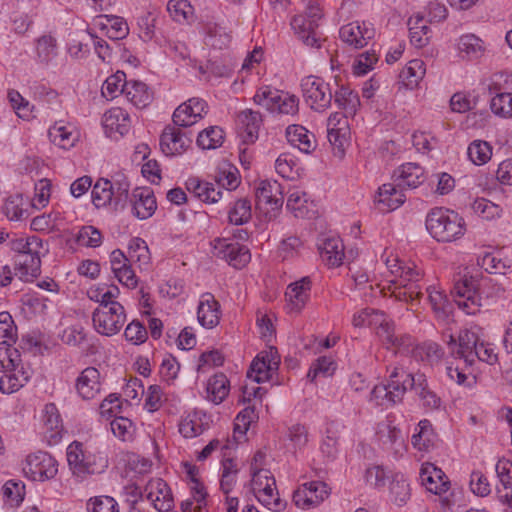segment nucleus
<instances>
[{
  "label": "nucleus",
  "instance_id": "6e6d98bb",
  "mask_svg": "<svg viewBox=\"0 0 512 512\" xmlns=\"http://www.w3.org/2000/svg\"><path fill=\"white\" fill-rule=\"evenodd\" d=\"M9 246L16 254H35L41 252L42 241L36 236L16 238L9 242Z\"/></svg>",
  "mask_w": 512,
  "mask_h": 512
},
{
  "label": "nucleus",
  "instance_id": "b1692460",
  "mask_svg": "<svg viewBox=\"0 0 512 512\" xmlns=\"http://www.w3.org/2000/svg\"><path fill=\"white\" fill-rule=\"evenodd\" d=\"M403 189L398 188L397 184H383L377 192L375 202L381 212H390L399 208L405 202Z\"/></svg>",
  "mask_w": 512,
  "mask_h": 512
},
{
  "label": "nucleus",
  "instance_id": "052dcab7",
  "mask_svg": "<svg viewBox=\"0 0 512 512\" xmlns=\"http://www.w3.org/2000/svg\"><path fill=\"white\" fill-rule=\"evenodd\" d=\"M37 55L42 62H49L57 55V41L51 35H43L37 40Z\"/></svg>",
  "mask_w": 512,
  "mask_h": 512
},
{
  "label": "nucleus",
  "instance_id": "37998d69",
  "mask_svg": "<svg viewBox=\"0 0 512 512\" xmlns=\"http://www.w3.org/2000/svg\"><path fill=\"white\" fill-rule=\"evenodd\" d=\"M229 390V380L223 373L215 374L208 381V398L215 404L221 403L228 396Z\"/></svg>",
  "mask_w": 512,
  "mask_h": 512
},
{
  "label": "nucleus",
  "instance_id": "423d86ee",
  "mask_svg": "<svg viewBox=\"0 0 512 512\" xmlns=\"http://www.w3.org/2000/svg\"><path fill=\"white\" fill-rule=\"evenodd\" d=\"M213 256L223 259L234 268L246 266L251 254L249 249L229 238H216L211 242Z\"/></svg>",
  "mask_w": 512,
  "mask_h": 512
},
{
  "label": "nucleus",
  "instance_id": "9d476101",
  "mask_svg": "<svg viewBox=\"0 0 512 512\" xmlns=\"http://www.w3.org/2000/svg\"><path fill=\"white\" fill-rule=\"evenodd\" d=\"M330 494L326 483L311 481L302 484L293 494L295 505L302 509H308L319 505Z\"/></svg>",
  "mask_w": 512,
  "mask_h": 512
},
{
  "label": "nucleus",
  "instance_id": "13d9d810",
  "mask_svg": "<svg viewBox=\"0 0 512 512\" xmlns=\"http://www.w3.org/2000/svg\"><path fill=\"white\" fill-rule=\"evenodd\" d=\"M204 431L201 418L197 413H189L179 424V432L185 438H194Z\"/></svg>",
  "mask_w": 512,
  "mask_h": 512
},
{
  "label": "nucleus",
  "instance_id": "f704fd0d",
  "mask_svg": "<svg viewBox=\"0 0 512 512\" xmlns=\"http://www.w3.org/2000/svg\"><path fill=\"white\" fill-rule=\"evenodd\" d=\"M436 434L433 431L432 424L429 420H421L412 435L411 443L418 451H429L434 447Z\"/></svg>",
  "mask_w": 512,
  "mask_h": 512
},
{
  "label": "nucleus",
  "instance_id": "4c0bfd02",
  "mask_svg": "<svg viewBox=\"0 0 512 512\" xmlns=\"http://www.w3.org/2000/svg\"><path fill=\"white\" fill-rule=\"evenodd\" d=\"M389 495L393 503L403 506L411 497V488L406 477L401 473H395L389 485Z\"/></svg>",
  "mask_w": 512,
  "mask_h": 512
},
{
  "label": "nucleus",
  "instance_id": "9b49d317",
  "mask_svg": "<svg viewBox=\"0 0 512 512\" xmlns=\"http://www.w3.org/2000/svg\"><path fill=\"white\" fill-rule=\"evenodd\" d=\"M256 205L270 206L271 210H280L284 203L283 187L276 180H261L255 187Z\"/></svg>",
  "mask_w": 512,
  "mask_h": 512
},
{
  "label": "nucleus",
  "instance_id": "ddd939ff",
  "mask_svg": "<svg viewBox=\"0 0 512 512\" xmlns=\"http://www.w3.org/2000/svg\"><path fill=\"white\" fill-rule=\"evenodd\" d=\"M375 35V30L370 23L351 22L341 27L339 36L348 45L359 49L367 45Z\"/></svg>",
  "mask_w": 512,
  "mask_h": 512
},
{
  "label": "nucleus",
  "instance_id": "4d7b16f0",
  "mask_svg": "<svg viewBox=\"0 0 512 512\" xmlns=\"http://www.w3.org/2000/svg\"><path fill=\"white\" fill-rule=\"evenodd\" d=\"M17 339V327L8 312L0 313V344L11 346Z\"/></svg>",
  "mask_w": 512,
  "mask_h": 512
},
{
  "label": "nucleus",
  "instance_id": "f3484780",
  "mask_svg": "<svg viewBox=\"0 0 512 512\" xmlns=\"http://www.w3.org/2000/svg\"><path fill=\"white\" fill-rule=\"evenodd\" d=\"M145 493L147 499L159 512H169L174 506L171 490L161 478L150 480L145 487Z\"/></svg>",
  "mask_w": 512,
  "mask_h": 512
},
{
  "label": "nucleus",
  "instance_id": "0e129e2a",
  "mask_svg": "<svg viewBox=\"0 0 512 512\" xmlns=\"http://www.w3.org/2000/svg\"><path fill=\"white\" fill-rule=\"evenodd\" d=\"M67 461L71 468L78 472H89V469L84 462V454L82 445L78 442H73L67 449Z\"/></svg>",
  "mask_w": 512,
  "mask_h": 512
},
{
  "label": "nucleus",
  "instance_id": "5fc2aeb1",
  "mask_svg": "<svg viewBox=\"0 0 512 512\" xmlns=\"http://www.w3.org/2000/svg\"><path fill=\"white\" fill-rule=\"evenodd\" d=\"M467 154L475 165H483L490 160L492 148L486 141L475 140L468 146Z\"/></svg>",
  "mask_w": 512,
  "mask_h": 512
},
{
  "label": "nucleus",
  "instance_id": "7ed1b4c3",
  "mask_svg": "<svg viewBox=\"0 0 512 512\" xmlns=\"http://www.w3.org/2000/svg\"><path fill=\"white\" fill-rule=\"evenodd\" d=\"M426 229L438 242H452L465 233V222L456 212L434 208L426 217Z\"/></svg>",
  "mask_w": 512,
  "mask_h": 512
},
{
  "label": "nucleus",
  "instance_id": "c03bdc74",
  "mask_svg": "<svg viewBox=\"0 0 512 512\" xmlns=\"http://www.w3.org/2000/svg\"><path fill=\"white\" fill-rule=\"evenodd\" d=\"M336 105L350 116H354L360 104L358 94L348 87L340 86L334 92Z\"/></svg>",
  "mask_w": 512,
  "mask_h": 512
},
{
  "label": "nucleus",
  "instance_id": "09e8293b",
  "mask_svg": "<svg viewBox=\"0 0 512 512\" xmlns=\"http://www.w3.org/2000/svg\"><path fill=\"white\" fill-rule=\"evenodd\" d=\"M224 131L218 126H211L198 134L197 145L202 149H215L222 145Z\"/></svg>",
  "mask_w": 512,
  "mask_h": 512
},
{
  "label": "nucleus",
  "instance_id": "412c9836",
  "mask_svg": "<svg viewBox=\"0 0 512 512\" xmlns=\"http://www.w3.org/2000/svg\"><path fill=\"white\" fill-rule=\"evenodd\" d=\"M30 369L24 368L19 362L15 367L5 370L0 377V391L4 394H12L22 388L30 379Z\"/></svg>",
  "mask_w": 512,
  "mask_h": 512
},
{
  "label": "nucleus",
  "instance_id": "20e7f679",
  "mask_svg": "<svg viewBox=\"0 0 512 512\" xmlns=\"http://www.w3.org/2000/svg\"><path fill=\"white\" fill-rule=\"evenodd\" d=\"M478 281L472 276L463 275L455 281L451 291L455 303L468 315H474L482 306L478 292Z\"/></svg>",
  "mask_w": 512,
  "mask_h": 512
},
{
  "label": "nucleus",
  "instance_id": "f8f14e48",
  "mask_svg": "<svg viewBox=\"0 0 512 512\" xmlns=\"http://www.w3.org/2000/svg\"><path fill=\"white\" fill-rule=\"evenodd\" d=\"M192 140L186 133L175 126L168 125L160 136V148L166 156H176L184 153Z\"/></svg>",
  "mask_w": 512,
  "mask_h": 512
},
{
  "label": "nucleus",
  "instance_id": "774afa93",
  "mask_svg": "<svg viewBox=\"0 0 512 512\" xmlns=\"http://www.w3.org/2000/svg\"><path fill=\"white\" fill-rule=\"evenodd\" d=\"M3 496L11 505H18L24 499L25 485L13 480L7 481L3 487Z\"/></svg>",
  "mask_w": 512,
  "mask_h": 512
},
{
  "label": "nucleus",
  "instance_id": "864d4df0",
  "mask_svg": "<svg viewBox=\"0 0 512 512\" xmlns=\"http://www.w3.org/2000/svg\"><path fill=\"white\" fill-rule=\"evenodd\" d=\"M478 265L489 274L504 275L510 269L507 261L497 257L493 253H485L478 258Z\"/></svg>",
  "mask_w": 512,
  "mask_h": 512
},
{
  "label": "nucleus",
  "instance_id": "c9c22d12",
  "mask_svg": "<svg viewBox=\"0 0 512 512\" xmlns=\"http://www.w3.org/2000/svg\"><path fill=\"white\" fill-rule=\"evenodd\" d=\"M30 208H32L30 202L21 194H16L6 199L3 212L10 220L20 221L29 217Z\"/></svg>",
  "mask_w": 512,
  "mask_h": 512
},
{
  "label": "nucleus",
  "instance_id": "4be33fe9",
  "mask_svg": "<svg viewBox=\"0 0 512 512\" xmlns=\"http://www.w3.org/2000/svg\"><path fill=\"white\" fill-rule=\"evenodd\" d=\"M292 29L298 38L309 47H320V37L317 32L318 23L305 15H297L291 21Z\"/></svg>",
  "mask_w": 512,
  "mask_h": 512
},
{
  "label": "nucleus",
  "instance_id": "de8ad7c7",
  "mask_svg": "<svg viewBox=\"0 0 512 512\" xmlns=\"http://www.w3.org/2000/svg\"><path fill=\"white\" fill-rule=\"evenodd\" d=\"M129 81H126V74L117 71L109 76L102 85V95L107 99H114L119 94H124Z\"/></svg>",
  "mask_w": 512,
  "mask_h": 512
},
{
  "label": "nucleus",
  "instance_id": "a19ab883",
  "mask_svg": "<svg viewBox=\"0 0 512 512\" xmlns=\"http://www.w3.org/2000/svg\"><path fill=\"white\" fill-rule=\"evenodd\" d=\"M109 182L112 184L111 192H113V203L114 209L125 208L129 197L130 182L128 178L123 174H116Z\"/></svg>",
  "mask_w": 512,
  "mask_h": 512
},
{
  "label": "nucleus",
  "instance_id": "7c9ffc66",
  "mask_svg": "<svg viewBox=\"0 0 512 512\" xmlns=\"http://www.w3.org/2000/svg\"><path fill=\"white\" fill-rule=\"evenodd\" d=\"M288 142L301 152L309 154L316 148V139L312 132L301 125H289L286 129Z\"/></svg>",
  "mask_w": 512,
  "mask_h": 512
},
{
  "label": "nucleus",
  "instance_id": "49530a36",
  "mask_svg": "<svg viewBox=\"0 0 512 512\" xmlns=\"http://www.w3.org/2000/svg\"><path fill=\"white\" fill-rule=\"evenodd\" d=\"M112 184L109 179L99 178L92 188V202L96 208L112 206L113 192H111Z\"/></svg>",
  "mask_w": 512,
  "mask_h": 512
},
{
  "label": "nucleus",
  "instance_id": "a18cd8bd",
  "mask_svg": "<svg viewBox=\"0 0 512 512\" xmlns=\"http://www.w3.org/2000/svg\"><path fill=\"white\" fill-rule=\"evenodd\" d=\"M458 50L462 57L478 59L484 53L483 42L474 34H465L458 40Z\"/></svg>",
  "mask_w": 512,
  "mask_h": 512
},
{
  "label": "nucleus",
  "instance_id": "c756f323",
  "mask_svg": "<svg viewBox=\"0 0 512 512\" xmlns=\"http://www.w3.org/2000/svg\"><path fill=\"white\" fill-rule=\"evenodd\" d=\"M187 190L196 198L205 203H216L222 197V190L216 183L201 181L198 178H189L186 181Z\"/></svg>",
  "mask_w": 512,
  "mask_h": 512
},
{
  "label": "nucleus",
  "instance_id": "bf43d9fd",
  "mask_svg": "<svg viewBox=\"0 0 512 512\" xmlns=\"http://www.w3.org/2000/svg\"><path fill=\"white\" fill-rule=\"evenodd\" d=\"M428 293V299L432 306L433 311L439 318H445L449 314L450 304L447 300L446 296L440 292L435 290L433 287H425Z\"/></svg>",
  "mask_w": 512,
  "mask_h": 512
},
{
  "label": "nucleus",
  "instance_id": "3c124183",
  "mask_svg": "<svg viewBox=\"0 0 512 512\" xmlns=\"http://www.w3.org/2000/svg\"><path fill=\"white\" fill-rule=\"evenodd\" d=\"M307 195L305 192L294 189L288 192L286 208L291 211L295 217L304 218L308 214Z\"/></svg>",
  "mask_w": 512,
  "mask_h": 512
},
{
  "label": "nucleus",
  "instance_id": "dca6fc26",
  "mask_svg": "<svg viewBox=\"0 0 512 512\" xmlns=\"http://www.w3.org/2000/svg\"><path fill=\"white\" fill-rule=\"evenodd\" d=\"M128 201L132 206V214L140 220L150 218L157 208L154 193L148 187L135 188Z\"/></svg>",
  "mask_w": 512,
  "mask_h": 512
},
{
  "label": "nucleus",
  "instance_id": "79ce46f5",
  "mask_svg": "<svg viewBox=\"0 0 512 512\" xmlns=\"http://www.w3.org/2000/svg\"><path fill=\"white\" fill-rule=\"evenodd\" d=\"M425 72L424 62L420 59H413L402 69L399 77L407 88L413 89L423 79Z\"/></svg>",
  "mask_w": 512,
  "mask_h": 512
},
{
  "label": "nucleus",
  "instance_id": "a878e982",
  "mask_svg": "<svg viewBox=\"0 0 512 512\" xmlns=\"http://www.w3.org/2000/svg\"><path fill=\"white\" fill-rule=\"evenodd\" d=\"M14 262L16 275L23 281H31L41 272L40 253L16 254Z\"/></svg>",
  "mask_w": 512,
  "mask_h": 512
},
{
  "label": "nucleus",
  "instance_id": "603ef678",
  "mask_svg": "<svg viewBox=\"0 0 512 512\" xmlns=\"http://www.w3.org/2000/svg\"><path fill=\"white\" fill-rule=\"evenodd\" d=\"M251 216V202L246 198L237 200L228 213L229 222L234 225L246 224Z\"/></svg>",
  "mask_w": 512,
  "mask_h": 512
},
{
  "label": "nucleus",
  "instance_id": "e433bc0d",
  "mask_svg": "<svg viewBox=\"0 0 512 512\" xmlns=\"http://www.w3.org/2000/svg\"><path fill=\"white\" fill-rule=\"evenodd\" d=\"M382 334L383 344L387 349H394L395 353H408L414 347V339L408 334H396L394 326L390 330H384Z\"/></svg>",
  "mask_w": 512,
  "mask_h": 512
},
{
  "label": "nucleus",
  "instance_id": "0eeeda50",
  "mask_svg": "<svg viewBox=\"0 0 512 512\" xmlns=\"http://www.w3.org/2000/svg\"><path fill=\"white\" fill-rule=\"evenodd\" d=\"M92 322L95 330L104 336L117 334L126 322V313L123 305H114L106 309L96 308L92 313Z\"/></svg>",
  "mask_w": 512,
  "mask_h": 512
},
{
  "label": "nucleus",
  "instance_id": "72a5a7b5",
  "mask_svg": "<svg viewBox=\"0 0 512 512\" xmlns=\"http://www.w3.org/2000/svg\"><path fill=\"white\" fill-rule=\"evenodd\" d=\"M319 250L323 261L331 266L337 267L342 264L344 257V245L338 238H326L319 245Z\"/></svg>",
  "mask_w": 512,
  "mask_h": 512
},
{
  "label": "nucleus",
  "instance_id": "680f3d73",
  "mask_svg": "<svg viewBox=\"0 0 512 512\" xmlns=\"http://www.w3.org/2000/svg\"><path fill=\"white\" fill-rule=\"evenodd\" d=\"M493 113L503 117L512 116V93H499L491 99Z\"/></svg>",
  "mask_w": 512,
  "mask_h": 512
},
{
  "label": "nucleus",
  "instance_id": "ea45409f",
  "mask_svg": "<svg viewBox=\"0 0 512 512\" xmlns=\"http://www.w3.org/2000/svg\"><path fill=\"white\" fill-rule=\"evenodd\" d=\"M416 381L413 391L418 395L423 406L431 410L438 409L441 405V399L430 389L426 376L417 373Z\"/></svg>",
  "mask_w": 512,
  "mask_h": 512
},
{
  "label": "nucleus",
  "instance_id": "2f4dec72",
  "mask_svg": "<svg viewBox=\"0 0 512 512\" xmlns=\"http://www.w3.org/2000/svg\"><path fill=\"white\" fill-rule=\"evenodd\" d=\"M102 124L107 133H119L121 136L128 133L130 129L129 114L120 107H114L105 112Z\"/></svg>",
  "mask_w": 512,
  "mask_h": 512
},
{
  "label": "nucleus",
  "instance_id": "1a4fd4ad",
  "mask_svg": "<svg viewBox=\"0 0 512 512\" xmlns=\"http://www.w3.org/2000/svg\"><path fill=\"white\" fill-rule=\"evenodd\" d=\"M280 364V356L275 347L260 352L252 361L247 372V377L255 383H261L271 378V373L277 371Z\"/></svg>",
  "mask_w": 512,
  "mask_h": 512
},
{
  "label": "nucleus",
  "instance_id": "f03ea898",
  "mask_svg": "<svg viewBox=\"0 0 512 512\" xmlns=\"http://www.w3.org/2000/svg\"><path fill=\"white\" fill-rule=\"evenodd\" d=\"M394 268L391 270L394 274L391 283L394 285L392 293L395 298L411 303L418 300L423 295L422 290L425 288L422 270L413 263L402 262L395 264Z\"/></svg>",
  "mask_w": 512,
  "mask_h": 512
},
{
  "label": "nucleus",
  "instance_id": "5701e85b",
  "mask_svg": "<svg viewBox=\"0 0 512 512\" xmlns=\"http://www.w3.org/2000/svg\"><path fill=\"white\" fill-rule=\"evenodd\" d=\"M393 177L395 178L398 188H417L425 181L424 169L417 163L402 164L397 170L394 171Z\"/></svg>",
  "mask_w": 512,
  "mask_h": 512
},
{
  "label": "nucleus",
  "instance_id": "58836bf2",
  "mask_svg": "<svg viewBox=\"0 0 512 512\" xmlns=\"http://www.w3.org/2000/svg\"><path fill=\"white\" fill-rule=\"evenodd\" d=\"M124 95L138 108L146 107L152 100V94L147 85L141 81L130 80Z\"/></svg>",
  "mask_w": 512,
  "mask_h": 512
},
{
  "label": "nucleus",
  "instance_id": "4468645a",
  "mask_svg": "<svg viewBox=\"0 0 512 512\" xmlns=\"http://www.w3.org/2000/svg\"><path fill=\"white\" fill-rule=\"evenodd\" d=\"M377 437L381 447L394 458H400L406 451L405 440L401 431L389 423H381L378 426Z\"/></svg>",
  "mask_w": 512,
  "mask_h": 512
},
{
  "label": "nucleus",
  "instance_id": "6e6552de",
  "mask_svg": "<svg viewBox=\"0 0 512 512\" xmlns=\"http://www.w3.org/2000/svg\"><path fill=\"white\" fill-rule=\"evenodd\" d=\"M57 466V461L50 454L38 451L27 456L23 470L32 480L45 481L57 474Z\"/></svg>",
  "mask_w": 512,
  "mask_h": 512
},
{
  "label": "nucleus",
  "instance_id": "a211bd4d",
  "mask_svg": "<svg viewBox=\"0 0 512 512\" xmlns=\"http://www.w3.org/2000/svg\"><path fill=\"white\" fill-rule=\"evenodd\" d=\"M416 382V374L407 372L402 366H394L387 383L392 401L401 402L407 389L413 390Z\"/></svg>",
  "mask_w": 512,
  "mask_h": 512
},
{
  "label": "nucleus",
  "instance_id": "e2e57ef3",
  "mask_svg": "<svg viewBox=\"0 0 512 512\" xmlns=\"http://www.w3.org/2000/svg\"><path fill=\"white\" fill-rule=\"evenodd\" d=\"M35 194L33 201L30 203L32 208H44L50 199L51 182L43 178L35 184Z\"/></svg>",
  "mask_w": 512,
  "mask_h": 512
},
{
  "label": "nucleus",
  "instance_id": "bb28decb",
  "mask_svg": "<svg viewBox=\"0 0 512 512\" xmlns=\"http://www.w3.org/2000/svg\"><path fill=\"white\" fill-rule=\"evenodd\" d=\"M48 135L53 144L65 150L72 148L79 139L76 128L63 121L56 122L50 127Z\"/></svg>",
  "mask_w": 512,
  "mask_h": 512
},
{
  "label": "nucleus",
  "instance_id": "6ab92c4d",
  "mask_svg": "<svg viewBox=\"0 0 512 512\" xmlns=\"http://www.w3.org/2000/svg\"><path fill=\"white\" fill-rule=\"evenodd\" d=\"M420 480L427 491L436 495L447 492L450 487V482L445 473L432 463L422 464Z\"/></svg>",
  "mask_w": 512,
  "mask_h": 512
},
{
  "label": "nucleus",
  "instance_id": "cd10ccee",
  "mask_svg": "<svg viewBox=\"0 0 512 512\" xmlns=\"http://www.w3.org/2000/svg\"><path fill=\"white\" fill-rule=\"evenodd\" d=\"M310 288L311 281L309 277H303L287 287L285 297L290 311L299 312L304 307L309 298Z\"/></svg>",
  "mask_w": 512,
  "mask_h": 512
},
{
  "label": "nucleus",
  "instance_id": "39448f33",
  "mask_svg": "<svg viewBox=\"0 0 512 512\" xmlns=\"http://www.w3.org/2000/svg\"><path fill=\"white\" fill-rule=\"evenodd\" d=\"M303 96L307 104L318 112L330 107L333 98L329 83L317 76H307L301 82Z\"/></svg>",
  "mask_w": 512,
  "mask_h": 512
},
{
  "label": "nucleus",
  "instance_id": "aec40b11",
  "mask_svg": "<svg viewBox=\"0 0 512 512\" xmlns=\"http://www.w3.org/2000/svg\"><path fill=\"white\" fill-rule=\"evenodd\" d=\"M197 319L201 326L213 328L220 320V304L211 293H204L200 297L197 308Z\"/></svg>",
  "mask_w": 512,
  "mask_h": 512
},
{
  "label": "nucleus",
  "instance_id": "393cba45",
  "mask_svg": "<svg viewBox=\"0 0 512 512\" xmlns=\"http://www.w3.org/2000/svg\"><path fill=\"white\" fill-rule=\"evenodd\" d=\"M43 423L45 437L49 445L57 444L63 431L62 420L58 408L54 403L46 404L43 411Z\"/></svg>",
  "mask_w": 512,
  "mask_h": 512
},
{
  "label": "nucleus",
  "instance_id": "2eb2a0df",
  "mask_svg": "<svg viewBox=\"0 0 512 512\" xmlns=\"http://www.w3.org/2000/svg\"><path fill=\"white\" fill-rule=\"evenodd\" d=\"M75 391L83 400H92L102 389L101 375L97 368L87 367L75 380Z\"/></svg>",
  "mask_w": 512,
  "mask_h": 512
},
{
  "label": "nucleus",
  "instance_id": "473e14b6",
  "mask_svg": "<svg viewBox=\"0 0 512 512\" xmlns=\"http://www.w3.org/2000/svg\"><path fill=\"white\" fill-rule=\"evenodd\" d=\"M427 22L425 17L420 14L412 16L408 20L410 42L417 48L427 45L431 37V30Z\"/></svg>",
  "mask_w": 512,
  "mask_h": 512
},
{
  "label": "nucleus",
  "instance_id": "c85d7f7f",
  "mask_svg": "<svg viewBox=\"0 0 512 512\" xmlns=\"http://www.w3.org/2000/svg\"><path fill=\"white\" fill-rule=\"evenodd\" d=\"M261 123L262 117L257 111L247 109L239 113L238 124L244 143H253L258 138Z\"/></svg>",
  "mask_w": 512,
  "mask_h": 512
},
{
  "label": "nucleus",
  "instance_id": "69168bd1",
  "mask_svg": "<svg viewBox=\"0 0 512 512\" xmlns=\"http://www.w3.org/2000/svg\"><path fill=\"white\" fill-rule=\"evenodd\" d=\"M335 370L334 361L326 356L318 358L308 371L307 378L314 381L317 376H331Z\"/></svg>",
  "mask_w": 512,
  "mask_h": 512
},
{
  "label": "nucleus",
  "instance_id": "338daca9",
  "mask_svg": "<svg viewBox=\"0 0 512 512\" xmlns=\"http://www.w3.org/2000/svg\"><path fill=\"white\" fill-rule=\"evenodd\" d=\"M88 512H119L118 504L110 496H96L87 502Z\"/></svg>",
  "mask_w": 512,
  "mask_h": 512
},
{
  "label": "nucleus",
  "instance_id": "8fccbe9b",
  "mask_svg": "<svg viewBox=\"0 0 512 512\" xmlns=\"http://www.w3.org/2000/svg\"><path fill=\"white\" fill-rule=\"evenodd\" d=\"M279 100H281L280 91L269 86L260 87L253 97V101L256 105L273 113L276 112Z\"/></svg>",
  "mask_w": 512,
  "mask_h": 512
},
{
  "label": "nucleus",
  "instance_id": "f257e3e1",
  "mask_svg": "<svg viewBox=\"0 0 512 512\" xmlns=\"http://www.w3.org/2000/svg\"><path fill=\"white\" fill-rule=\"evenodd\" d=\"M447 346L451 356L464 362L465 366H473L476 360L493 365L498 360L494 347L480 341L477 333L472 330L461 331L457 339L449 335Z\"/></svg>",
  "mask_w": 512,
  "mask_h": 512
}]
</instances>
